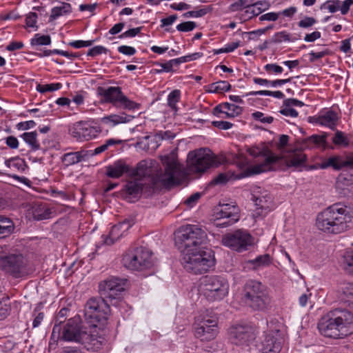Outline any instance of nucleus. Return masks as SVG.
I'll return each instance as SVG.
<instances>
[{"label": "nucleus", "mask_w": 353, "mask_h": 353, "mask_svg": "<svg viewBox=\"0 0 353 353\" xmlns=\"http://www.w3.org/2000/svg\"><path fill=\"white\" fill-rule=\"evenodd\" d=\"M165 167V173L159 177L150 179V183L141 179L130 181L125 185L126 192L134 196L143 194L145 196H151L154 192L162 188L169 189L180 183L183 176L181 165L177 161L176 153L174 151L161 157Z\"/></svg>", "instance_id": "nucleus-1"}, {"label": "nucleus", "mask_w": 353, "mask_h": 353, "mask_svg": "<svg viewBox=\"0 0 353 353\" xmlns=\"http://www.w3.org/2000/svg\"><path fill=\"white\" fill-rule=\"evenodd\" d=\"M317 228L327 234H341L353 228V209L336 203L320 212L316 219Z\"/></svg>", "instance_id": "nucleus-2"}, {"label": "nucleus", "mask_w": 353, "mask_h": 353, "mask_svg": "<svg viewBox=\"0 0 353 353\" xmlns=\"http://www.w3.org/2000/svg\"><path fill=\"white\" fill-rule=\"evenodd\" d=\"M319 332L325 337L342 339L353 333V314L335 309L323 315L318 323Z\"/></svg>", "instance_id": "nucleus-3"}, {"label": "nucleus", "mask_w": 353, "mask_h": 353, "mask_svg": "<svg viewBox=\"0 0 353 353\" xmlns=\"http://www.w3.org/2000/svg\"><path fill=\"white\" fill-rule=\"evenodd\" d=\"M181 263L189 272L204 274L215 265L214 252L210 249L199 248L197 250L183 254Z\"/></svg>", "instance_id": "nucleus-4"}, {"label": "nucleus", "mask_w": 353, "mask_h": 353, "mask_svg": "<svg viewBox=\"0 0 353 353\" xmlns=\"http://www.w3.org/2000/svg\"><path fill=\"white\" fill-rule=\"evenodd\" d=\"M245 303L257 311H266L271 307V297L268 288L256 280L248 281L243 287Z\"/></svg>", "instance_id": "nucleus-5"}, {"label": "nucleus", "mask_w": 353, "mask_h": 353, "mask_svg": "<svg viewBox=\"0 0 353 353\" xmlns=\"http://www.w3.org/2000/svg\"><path fill=\"white\" fill-rule=\"evenodd\" d=\"M221 164V160L208 148H201L188 154L187 170L189 174L201 175L210 168Z\"/></svg>", "instance_id": "nucleus-6"}, {"label": "nucleus", "mask_w": 353, "mask_h": 353, "mask_svg": "<svg viewBox=\"0 0 353 353\" xmlns=\"http://www.w3.org/2000/svg\"><path fill=\"white\" fill-rule=\"evenodd\" d=\"M109 300L103 296L90 298L86 303L84 316L92 327L103 325L110 314Z\"/></svg>", "instance_id": "nucleus-7"}, {"label": "nucleus", "mask_w": 353, "mask_h": 353, "mask_svg": "<svg viewBox=\"0 0 353 353\" xmlns=\"http://www.w3.org/2000/svg\"><path fill=\"white\" fill-rule=\"evenodd\" d=\"M205 232L196 225L181 226L176 232V243L183 248V254L197 250L206 240Z\"/></svg>", "instance_id": "nucleus-8"}, {"label": "nucleus", "mask_w": 353, "mask_h": 353, "mask_svg": "<svg viewBox=\"0 0 353 353\" xmlns=\"http://www.w3.org/2000/svg\"><path fill=\"white\" fill-rule=\"evenodd\" d=\"M200 291L210 301L222 300L228 294L229 284L221 276H205L200 283Z\"/></svg>", "instance_id": "nucleus-9"}, {"label": "nucleus", "mask_w": 353, "mask_h": 353, "mask_svg": "<svg viewBox=\"0 0 353 353\" xmlns=\"http://www.w3.org/2000/svg\"><path fill=\"white\" fill-rule=\"evenodd\" d=\"M97 94L101 97L102 103H111L117 108L131 110L139 108V104L131 101L124 95L121 88L119 86L98 87Z\"/></svg>", "instance_id": "nucleus-10"}, {"label": "nucleus", "mask_w": 353, "mask_h": 353, "mask_svg": "<svg viewBox=\"0 0 353 353\" xmlns=\"http://www.w3.org/2000/svg\"><path fill=\"white\" fill-rule=\"evenodd\" d=\"M122 263L129 270H143L152 265V253L143 247L130 250L123 254Z\"/></svg>", "instance_id": "nucleus-11"}, {"label": "nucleus", "mask_w": 353, "mask_h": 353, "mask_svg": "<svg viewBox=\"0 0 353 353\" xmlns=\"http://www.w3.org/2000/svg\"><path fill=\"white\" fill-rule=\"evenodd\" d=\"M248 152L254 158H261L262 161L254 165L252 168L253 174H260L264 172L274 169V166L279 163L281 158L274 154L269 149L258 147L249 148Z\"/></svg>", "instance_id": "nucleus-12"}, {"label": "nucleus", "mask_w": 353, "mask_h": 353, "mask_svg": "<svg viewBox=\"0 0 353 353\" xmlns=\"http://www.w3.org/2000/svg\"><path fill=\"white\" fill-rule=\"evenodd\" d=\"M61 330V325L55 324L52 329V336L55 337L57 334V337L65 341L79 343L81 334L84 331L82 329L80 316L77 315L68 319L63 327L62 332Z\"/></svg>", "instance_id": "nucleus-13"}, {"label": "nucleus", "mask_w": 353, "mask_h": 353, "mask_svg": "<svg viewBox=\"0 0 353 353\" xmlns=\"http://www.w3.org/2000/svg\"><path fill=\"white\" fill-rule=\"evenodd\" d=\"M27 259L19 253L10 254L0 257V268L14 278L28 274Z\"/></svg>", "instance_id": "nucleus-14"}, {"label": "nucleus", "mask_w": 353, "mask_h": 353, "mask_svg": "<svg viewBox=\"0 0 353 353\" xmlns=\"http://www.w3.org/2000/svg\"><path fill=\"white\" fill-rule=\"evenodd\" d=\"M125 279L112 277L99 284L101 296L109 300L110 303L115 305L121 299V294L125 290Z\"/></svg>", "instance_id": "nucleus-15"}, {"label": "nucleus", "mask_w": 353, "mask_h": 353, "mask_svg": "<svg viewBox=\"0 0 353 353\" xmlns=\"http://www.w3.org/2000/svg\"><path fill=\"white\" fill-rule=\"evenodd\" d=\"M223 245L237 252H243L252 244V236L245 230H237L223 236Z\"/></svg>", "instance_id": "nucleus-16"}, {"label": "nucleus", "mask_w": 353, "mask_h": 353, "mask_svg": "<svg viewBox=\"0 0 353 353\" xmlns=\"http://www.w3.org/2000/svg\"><path fill=\"white\" fill-rule=\"evenodd\" d=\"M214 223L216 227L225 228L231 225L239 220V210L238 207L229 203L220 205L215 209Z\"/></svg>", "instance_id": "nucleus-17"}, {"label": "nucleus", "mask_w": 353, "mask_h": 353, "mask_svg": "<svg viewBox=\"0 0 353 353\" xmlns=\"http://www.w3.org/2000/svg\"><path fill=\"white\" fill-rule=\"evenodd\" d=\"M255 339L253 327L248 325H236L229 330V339L236 345L248 346Z\"/></svg>", "instance_id": "nucleus-18"}, {"label": "nucleus", "mask_w": 353, "mask_h": 353, "mask_svg": "<svg viewBox=\"0 0 353 353\" xmlns=\"http://www.w3.org/2000/svg\"><path fill=\"white\" fill-rule=\"evenodd\" d=\"M165 171L158 172V163L154 160L141 161L135 168H130V176L144 177L143 180L150 183V179L159 177Z\"/></svg>", "instance_id": "nucleus-19"}, {"label": "nucleus", "mask_w": 353, "mask_h": 353, "mask_svg": "<svg viewBox=\"0 0 353 353\" xmlns=\"http://www.w3.org/2000/svg\"><path fill=\"white\" fill-rule=\"evenodd\" d=\"M70 132L77 141H84L95 138L101 130L99 127L92 126L88 122L79 121L73 125Z\"/></svg>", "instance_id": "nucleus-20"}, {"label": "nucleus", "mask_w": 353, "mask_h": 353, "mask_svg": "<svg viewBox=\"0 0 353 353\" xmlns=\"http://www.w3.org/2000/svg\"><path fill=\"white\" fill-rule=\"evenodd\" d=\"M217 333V320L215 317H203L195 328V336L201 341L213 340Z\"/></svg>", "instance_id": "nucleus-21"}, {"label": "nucleus", "mask_w": 353, "mask_h": 353, "mask_svg": "<svg viewBox=\"0 0 353 353\" xmlns=\"http://www.w3.org/2000/svg\"><path fill=\"white\" fill-rule=\"evenodd\" d=\"M321 169L332 168L334 170H341L344 168H353V153L346 157L334 155L324 159L319 164Z\"/></svg>", "instance_id": "nucleus-22"}, {"label": "nucleus", "mask_w": 353, "mask_h": 353, "mask_svg": "<svg viewBox=\"0 0 353 353\" xmlns=\"http://www.w3.org/2000/svg\"><path fill=\"white\" fill-rule=\"evenodd\" d=\"M132 219H125L112 227L109 235L104 239V243L108 245H112L115 241L122 237L133 225Z\"/></svg>", "instance_id": "nucleus-23"}, {"label": "nucleus", "mask_w": 353, "mask_h": 353, "mask_svg": "<svg viewBox=\"0 0 353 353\" xmlns=\"http://www.w3.org/2000/svg\"><path fill=\"white\" fill-rule=\"evenodd\" d=\"M278 335V331L266 334L259 347V351L261 353H279L281 350V342L277 337Z\"/></svg>", "instance_id": "nucleus-24"}, {"label": "nucleus", "mask_w": 353, "mask_h": 353, "mask_svg": "<svg viewBox=\"0 0 353 353\" xmlns=\"http://www.w3.org/2000/svg\"><path fill=\"white\" fill-rule=\"evenodd\" d=\"M81 334L78 343L82 345L87 350L95 352L102 347L104 342L103 337L98 336L93 332L88 333L85 330Z\"/></svg>", "instance_id": "nucleus-25"}, {"label": "nucleus", "mask_w": 353, "mask_h": 353, "mask_svg": "<svg viewBox=\"0 0 353 353\" xmlns=\"http://www.w3.org/2000/svg\"><path fill=\"white\" fill-rule=\"evenodd\" d=\"M251 199L254 202L256 206H260L261 210H270L272 198L267 190L256 188L253 190Z\"/></svg>", "instance_id": "nucleus-26"}, {"label": "nucleus", "mask_w": 353, "mask_h": 353, "mask_svg": "<svg viewBox=\"0 0 353 353\" xmlns=\"http://www.w3.org/2000/svg\"><path fill=\"white\" fill-rule=\"evenodd\" d=\"M125 173L130 176V167L123 160H118L106 167V175L108 177L118 179Z\"/></svg>", "instance_id": "nucleus-27"}, {"label": "nucleus", "mask_w": 353, "mask_h": 353, "mask_svg": "<svg viewBox=\"0 0 353 353\" xmlns=\"http://www.w3.org/2000/svg\"><path fill=\"white\" fill-rule=\"evenodd\" d=\"M307 160L306 155L301 149H295L286 157L285 162L288 168L298 169L303 166Z\"/></svg>", "instance_id": "nucleus-28"}, {"label": "nucleus", "mask_w": 353, "mask_h": 353, "mask_svg": "<svg viewBox=\"0 0 353 353\" xmlns=\"http://www.w3.org/2000/svg\"><path fill=\"white\" fill-rule=\"evenodd\" d=\"M309 119L310 122L334 128L338 120V116L334 111L329 110L318 117H310Z\"/></svg>", "instance_id": "nucleus-29"}, {"label": "nucleus", "mask_w": 353, "mask_h": 353, "mask_svg": "<svg viewBox=\"0 0 353 353\" xmlns=\"http://www.w3.org/2000/svg\"><path fill=\"white\" fill-rule=\"evenodd\" d=\"M326 134L317 135L313 134L302 140L300 149L312 148L314 147H320L326 143Z\"/></svg>", "instance_id": "nucleus-30"}, {"label": "nucleus", "mask_w": 353, "mask_h": 353, "mask_svg": "<svg viewBox=\"0 0 353 353\" xmlns=\"http://www.w3.org/2000/svg\"><path fill=\"white\" fill-rule=\"evenodd\" d=\"M51 210L46 204L35 203L32 208V215L34 219L40 221L50 218Z\"/></svg>", "instance_id": "nucleus-31"}, {"label": "nucleus", "mask_w": 353, "mask_h": 353, "mask_svg": "<svg viewBox=\"0 0 353 353\" xmlns=\"http://www.w3.org/2000/svg\"><path fill=\"white\" fill-rule=\"evenodd\" d=\"M72 12V6L69 3L62 2L59 6L54 7L51 10L50 21H52L58 17L66 15Z\"/></svg>", "instance_id": "nucleus-32"}, {"label": "nucleus", "mask_w": 353, "mask_h": 353, "mask_svg": "<svg viewBox=\"0 0 353 353\" xmlns=\"http://www.w3.org/2000/svg\"><path fill=\"white\" fill-rule=\"evenodd\" d=\"M247 176L243 172L235 173L234 171L229 170L225 173L219 174L216 178L214 179V182L216 184L218 183H225L230 180H236L240 179Z\"/></svg>", "instance_id": "nucleus-33"}, {"label": "nucleus", "mask_w": 353, "mask_h": 353, "mask_svg": "<svg viewBox=\"0 0 353 353\" xmlns=\"http://www.w3.org/2000/svg\"><path fill=\"white\" fill-rule=\"evenodd\" d=\"M248 263L250 264L254 270H259L269 266L272 263V258L268 254L259 255L254 259L249 260Z\"/></svg>", "instance_id": "nucleus-34"}, {"label": "nucleus", "mask_w": 353, "mask_h": 353, "mask_svg": "<svg viewBox=\"0 0 353 353\" xmlns=\"http://www.w3.org/2000/svg\"><path fill=\"white\" fill-rule=\"evenodd\" d=\"M134 117L125 114H111L107 117H104L101 119V121L104 123H112L113 125H116L119 123H124L130 122L132 120Z\"/></svg>", "instance_id": "nucleus-35"}, {"label": "nucleus", "mask_w": 353, "mask_h": 353, "mask_svg": "<svg viewBox=\"0 0 353 353\" xmlns=\"http://www.w3.org/2000/svg\"><path fill=\"white\" fill-rule=\"evenodd\" d=\"M14 230L13 221L4 216L0 215V236H7L11 234Z\"/></svg>", "instance_id": "nucleus-36"}, {"label": "nucleus", "mask_w": 353, "mask_h": 353, "mask_svg": "<svg viewBox=\"0 0 353 353\" xmlns=\"http://www.w3.org/2000/svg\"><path fill=\"white\" fill-rule=\"evenodd\" d=\"M81 152H68L62 157V161L66 166H70L81 161L83 157Z\"/></svg>", "instance_id": "nucleus-37"}, {"label": "nucleus", "mask_w": 353, "mask_h": 353, "mask_svg": "<svg viewBox=\"0 0 353 353\" xmlns=\"http://www.w3.org/2000/svg\"><path fill=\"white\" fill-rule=\"evenodd\" d=\"M26 143H28L32 150H38L40 149L37 137V132H25L21 136Z\"/></svg>", "instance_id": "nucleus-38"}, {"label": "nucleus", "mask_w": 353, "mask_h": 353, "mask_svg": "<svg viewBox=\"0 0 353 353\" xmlns=\"http://www.w3.org/2000/svg\"><path fill=\"white\" fill-rule=\"evenodd\" d=\"M260 14V11L256 8L253 2L243 12L239 14L238 17L242 21H246Z\"/></svg>", "instance_id": "nucleus-39"}, {"label": "nucleus", "mask_w": 353, "mask_h": 353, "mask_svg": "<svg viewBox=\"0 0 353 353\" xmlns=\"http://www.w3.org/2000/svg\"><path fill=\"white\" fill-rule=\"evenodd\" d=\"M6 165L12 170L23 172L26 170V164L24 160L19 158H14L6 160Z\"/></svg>", "instance_id": "nucleus-40"}, {"label": "nucleus", "mask_w": 353, "mask_h": 353, "mask_svg": "<svg viewBox=\"0 0 353 353\" xmlns=\"http://www.w3.org/2000/svg\"><path fill=\"white\" fill-rule=\"evenodd\" d=\"M296 40L295 37H292L286 31H281L275 33L271 39V42L274 43H281L282 42H294Z\"/></svg>", "instance_id": "nucleus-41"}, {"label": "nucleus", "mask_w": 353, "mask_h": 353, "mask_svg": "<svg viewBox=\"0 0 353 353\" xmlns=\"http://www.w3.org/2000/svg\"><path fill=\"white\" fill-rule=\"evenodd\" d=\"M223 110L225 117L233 118L241 113L242 108L232 103H224Z\"/></svg>", "instance_id": "nucleus-42"}, {"label": "nucleus", "mask_w": 353, "mask_h": 353, "mask_svg": "<svg viewBox=\"0 0 353 353\" xmlns=\"http://www.w3.org/2000/svg\"><path fill=\"white\" fill-rule=\"evenodd\" d=\"M343 266L347 273L353 274V250H347L343 254Z\"/></svg>", "instance_id": "nucleus-43"}, {"label": "nucleus", "mask_w": 353, "mask_h": 353, "mask_svg": "<svg viewBox=\"0 0 353 353\" xmlns=\"http://www.w3.org/2000/svg\"><path fill=\"white\" fill-rule=\"evenodd\" d=\"M231 85L226 81H219L210 85V92H223L230 90Z\"/></svg>", "instance_id": "nucleus-44"}, {"label": "nucleus", "mask_w": 353, "mask_h": 353, "mask_svg": "<svg viewBox=\"0 0 353 353\" xmlns=\"http://www.w3.org/2000/svg\"><path fill=\"white\" fill-rule=\"evenodd\" d=\"M51 43V38L49 35H41L36 34L31 39V45L32 46H48Z\"/></svg>", "instance_id": "nucleus-45"}, {"label": "nucleus", "mask_w": 353, "mask_h": 353, "mask_svg": "<svg viewBox=\"0 0 353 353\" xmlns=\"http://www.w3.org/2000/svg\"><path fill=\"white\" fill-rule=\"evenodd\" d=\"M181 92L179 90L172 91L168 97V105L174 110H176V103L180 99Z\"/></svg>", "instance_id": "nucleus-46"}, {"label": "nucleus", "mask_w": 353, "mask_h": 353, "mask_svg": "<svg viewBox=\"0 0 353 353\" xmlns=\"http://www.w3.org/2000/svg\"><path fill=\"white\" fill-rule=\"evenodd\" d=\"M247 95L252 96H257V95H264V96H271L277 99H283L284 97V94L281 91H270V90H259V91H252L248 93Z\"/></svg>", "instance_id": "nucleus-47"}, {"label": "nucleus", "mask_w": 353, "mask_h": 353, "mask_svg": "<svg viewBox=\"0 0 353 353\" xmlns=\"http://www.w3.org/2000/svg\"><path fill=\"white\" fill-rule=\"evenodd\" d=\"M120 140H115L114 139H110L105 141V143L96 148L94 151L92 152V155H97L105 152L108 148L113 145L120 143Z\"/></svg>", "instance_id": "nucleus-48"}, {"label": "nucleus", "mask_w": 353, "mask_h": 353, "mask_svg": "<svg viewBox=\"0 0 353 353\" xmlns=\"http://www.w3.org/2000/svg\"><path fill=\"white\" fill-rule=\"evenodd\" d=\"M253 0H238L230 5V9L232 12L243 10L252 4Z\"/></svg>", "instance_id": "nucleus-49"}, {"label": "nucleus", "mask_w": 353, "mask_h": 353, "mask_svg": "<svg viewBox=\"0 0 353 353\" xmlns=\"http://www.w3.org/2000/svg\"><path fill=\"white\" fill-rule=\"evenodd\" d=\"M62 87L61 83H50V84H38L37 86V90L41 93H45L46 92H53L59 90Z\"/></svg>", "instance_id": "nucleus-50"}, {"label": "nucleus", "mask_w": 353, "mask_h": 353, "mask_svg": "<svg viewBox=\"0 0 353 353\" xmlns=\"http://www.w3.org/2000/svg\"><path fill=\"white\" fill-rule=\"evenodd\" d=\"M332 141L335 145L347 146L349 145V140L344 134L341 131H337L332 139Z\"/></svg>", "instance_id": "nucleus-51"}, {"label": "nucleus", "mask_w": 353, "mask_h": 353, "mask_svg": "<svg viewBox=\"0 0 353 353\" xmlns=\"http://www.w3.org/2000/svg\"><path fill=\"white\" fill-rule=\"evenodd\" d=\"M210 9L209 8H203L199 10L196 11H188L183 14V16L185 18L189 17H201L205 15L208 12H210Z\"/></svg>", "instance_id": "nucleus-52"}, {"label": "nucleus", "mask_w": 353, "mask_h": 353, "mask_svg": "<svg viewBox=\"0 0 353 353\" xmlns=\"http://www.w3.org/2000/svg\"><path fill=\"white\" fill-rule=\"evenodd\" d=\"M252 117L254 120L259 121L263 123H271L274 121L272 117H265L263 112L259 111L253 112Z\"/></svg>", "instance_id": "nucleus-53"}, {"label": "nucleus", "mask_w": 353, "mask_h": 353, "mask_svg": "<svg viewBox=\"0 0 353 353\" xmlns=\"http://www.w3.org/2000/svg\"><path fill=\"white\" fill-rule=\"evenodd\" d=\"M196 27L194 21H185L176 26V30L180 32H190Z\"/></svg>", "instance_id": "nucleus-54"}, {"label": "nucleus", "mask_w": 353, "mask_h": 353, "mask_svg": "<svg viewBox=\"0 0 353 353\" xmlns=\"http://www.w3.org/2000/svg\"><path fill=\"white\" fill-rule=\"evenodd\" d=\"M108 52V49L101 46H97L92 48H90L88 52L87 55L90 57H96L97 55L101 54H106Z\"/></svg>", "instance_id": "nucleus-55"}, {"label": "nucleus", "mask_w": 353, "mask_h": 353, "mask_svg": "<svg viewBox=\"0 0 353 353\" xmlns=\"http://www.w3.org/2000/svg\"><path fill=\"white\" fill-rule=\"evenodd\" d=\"M264 70L269 74H281L283 69L281 66L275 63H268L264 66Z\"/></svg>", "instance_id": "nucleus-56"}, {"label": "nucleus", "mask_w": 353, "mask_h": 353, "mask_svg": "<svg viewBox=\"0 0 353 353\" xmlns=\"http://www.w3.org/2000/svg\"><path fill=\"white\" fill-rule=\"evenodd\" d=\"M343 293L345 296V301H353V283H347L343 288Z\"/></svg>", "instance_id": "nucleus-57"}, {"label": "nucleus", "mask_w": 353, "mask_h": 353, "mask_svg": "<svg viewBox=\"0 0 353 353\" xmlns=\"http://www.w3.org/2000/svg\"><path fill=\"white\" fill-rule=\"evenodd\" d=\"M340 4L341 1L339 0H333L326 1L323 6L329 12L333 13L339 9Z\"/></svg>", "instance_id": "nucleus-58"}, {"label": "nucleus", "mask_w": 353, "mask_h": 353, "mask_svg": "<svg viewBox=\"0 0 353 353\" xmlns=\"http://www.w3.org/2000/svg\"><path fill=\"white\" fill-rule=\"evenodd\" d=\"M316 22V20L314 18L305 17L299 22L298 25L300 28H307L312 26Z\"/></svg>", "instance_id": "nucleus-59"}, {"label": "nucleus", "mask_w": 353, "mask_h": 353, "mask_svg": "<svg viewBox=\"0 0 353 353\" xmlns=\"http://www.w3.org/2000/svg\"><path fill=\"white\" fill-rule=\"evenodd\" d=\"M37 14L35 12H30L26 18V23L28 27L30 28H37V26H36L37 23Z\"/></svg>", "instance_id": "nucleus-60"}, {"label": "nucleus", "mask_w": 353, "mask_h": 353, "mask_svg": "<svg viewBox=\"0 0 353 353\" xmlns=\"http://www.w3.org/2000/svg\"><path fill=\"white\" fill-rule=\"evenodd\" d=\"M142 29V27H138L130 29L125 32L122 33L119 36V39H123L127 37H134L136 35L139 34Z\"/></svg>", "instance_id": "nucleus-61"}, {"label": "nucleus", "mask_w": 353, "mask_h": 353, "mask_svg": "<svg viewBox=\"0 0 353 353\" xmlns=\"http://www.w3.org/2000/svg\"><path fill=\"white\" fill-rule=\"evenodd\" d=\"M175 137V134L171 131H159L156 134V138L161 140H170Z\"/></svg>", "instance_id": "nucleus-62"}, {"label": "nucleus", "mask_w": 353, "mask_h": 353, "mask_svg": "<svg viewBox=\"0 0 353 353\" xmlns=\"http://www.w3.org/2000/svg\"><path fill=\"white\" fill-rule=\"evenodd\" d=\"M328 53H329L328 50H325L318 52H314L312 51L309 54L310 56V61L311 63L314 62V61L323 58L325 55L328 54Z\"/></svg>", "instance_id": "nucleus-63"}, {"label": "nucleus", "mask_w": 353, "mask_h": 353, "mask_svg": "<svg viewBox=\"0 0 353 353\" xmlns=\"http://www.w3.org/2000/svg\"><path fill=\"white\" fill-rule=\"evenodd\" d=\"M118 51L125 55L132 56L136 53L134 48L128 46H121L118 48Z\"/></svg>", "instance_id": "nucleus-64"}]
</instances>
